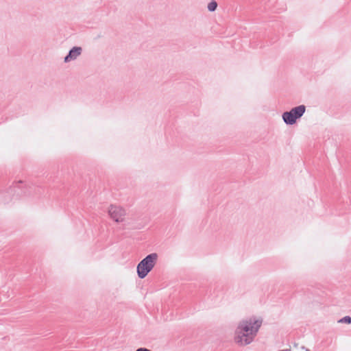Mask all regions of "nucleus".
I'll list each match as a JSON object with an SVG mask.
<instances>
[{"label":"nucleus","instance_id":"obj_3","mask_svg":"<svg viewBox=\"0 0 351 351\" xmlns=\"http://www.w3.org/2000/svg\"><path fill=\"white\" fill-rule=\"evenodd\" d=\"M156 254H151L143 259L137 265V274L139 278H144L153 269L157 260Z\"/></svg>","mask_w":351,"mask_h":351},{"label":"nucleus","instance_id":"obj_4","mask_svg":"<svg viewBox=\"0 0 351 351\" xmlns=\"http://www.w3.org/2000/svg\"><path fill=\"white\" fill-rule=\"evenodd\" d=\"M305 112V106L303 105L299 106L293 108L289 112H285L282 114L284 121L287 124H293L296 119L302 116Z\"/></svg>","mask_w":351,"mask_h":351},{"label":"nucleus","instance_id":"obj_1","mask_svg":"<svg viewBox=\"0 0 351 351\" xmlns=\"http://www.w3.org/2000/svg\"><path fill=\"white\" fill-rule=\"evenodd\" d=\"M262 324V320L250 317L241 322L236 330L234 341L240 345L249 344Z\"/></svg>","mask_w":351,"mask_h":351},{"label":"nucleus","instance_id":"obj_7","mask_svg":"<svg viewBox=\"0 0 351 351\" xmlns=\"http://www.w3.org/2000/svg\"><path fill=\"white\" fill-rule=\"evenodd\" d=\"M340 322H345V323H347V324H350L351 323V318L349 316H346V317H343L342 319H341Z\"/></svg>","mask_w":351,"mask_h":351},{"label":"nucleus","instance_id":"obj_5","mask_svg":"<svg viewBox=\"0 0 351 351\" xmlns=\"http://www.w3.org/2000/svg\"><path fill=\"white\" fill-rule=\"evenodd\" d=\"M81 48L80 47H74L73 49H71L67 56L65 58V62H68L71 59L75 58L77 56H78L81 53Z\"/></svg>","mask_w":351,"mask_h":351},{"label":"nucleus","instance_id":"obj_8","mask_svg":"<svg viewBox=\"0 0 351 351\" xmlns=\"http://www.w3.org/2000/svg\"><path fill=\"white\" fill-rule=\"evenodd\" d=\"M136 351H151L147 348H138Z\"/></svg>","mask_w":351,"mask_h":351},{"label":"nucleus","instance_id":"obj_6","mask_svg":"<svg viewBox=\"0 0 351 351\" xmlns=\"http://www.w3.org/2000/svg\"><path fill=\"white\" fill-rule=\"evenodd\" d=\"M217 7V3L215 1H212L208 5V9L210 12H213L216 10Z\"/></svg>","mask_w":351,"mask_h":351},{"label":"nucleus","instance_id":"obj_2","mask_svg":"<svg viewBox=\"0 0 351 351\" xmlns=\"http://www.w3.org/2000/svg\"><path fill=\"white\" fill-rule=\"evenodd\" d=\"M109 218L116 224L125 226L127 223L128 213L126 209L117 204H110L108 207Z\"/></svg>","mask_w":351,"mask_h":351}]
</instances>
